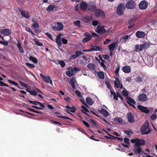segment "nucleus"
Instances as JSON below:
<instances>
[{"label":"nucleus","instance_id":"nucleus-1","mask_svg":"<svg viewBox=\"0 0 157 157\" xmlns=\"http://www.w3.org/2000/svg\"><path fill=\"white\" fill-rule=\"evenodd\" d=\"M149 126L148 121H145L140 128V133L142 135L147 134L150 133L151 130L148 128V131H146Z\"/></svg>","mask_w":157,"mask_h":157},{"label":"nucleus","instance_id":"nucleus-2","mask_svg":"<svg viewBox=\"0 0 157 157\" xmlns=\"http://www.w3.org/2000/svg\"><path fill=\"white\" fill-rule=\"evenodd\" d=\"M131 142L132 143H135V146L144 145L145 144V141L143 139H140L138 138L132 139Z\"/></svg>","mask_w":157,"mask_h":157},{"label":"nucleus","instance_id":"nucleus-3","mask_svg":"<svg viewBox=\"0 0 157 157\" xmlns=\"http://www.w3.org/2000/svg\"><path fill=\"white\" fill-rule=\"evenodd\" d=\"M94 14L96 17H101L103 19L105 18V14L103 11L100 9H96L94 11Z\"/></svg>","mask_w":157,"mask_h":157},{"label":"nucleus","instance_id":"nucleus-4","mask_svg":"<svg viewBox=\"0 0 157 157\" xmlns=\"http://www.w3.org/2000/svg\"><path fill=\"white\" fill-rule=\"evenodd\" d=\"M81 108L82 109L81 111V112L84 114L92 118V117L89 115L88 113H87L86 112H90L94 114L96 116H97L98 117H99L95 112H94L92 110H90V111H89V110L84 105H82L81 106Z\"/></svg>","mask_w":157,"mask_h":157},{"label":"nucleus","instance_id":"nucleus-5","mask_svg":"<svg viewBox=\"0 0 157 157\" xmlns=\"http://www.w3.org/2000/svg\"><path fill=\"white\" fill-rule=\"evenodd\" d=\"M18 10L21 12V14L22 17L26 18H29V13L23 10L22 8H19Z\"/></svg>","mask_w":157,"mask_h":157},{"label":"nucleus","instance_id":"nucleus-6","mask_svg":"<svg viewBox=\"0 0 157 157\" xmlns=\"http://www.w3.org/2000/svg\"><path fill=\"white\" fill-rule=\"evenodd\" d=\"M125 10V7L123 4H119L117 7V13L119 15L123 14Z\"/></svg>","mask_w":157,"mask_h":157},{"label":"nucleus","instance_id":"nucleus-7","mask_svg":"<svg viewBox=\"0 0 157 157\" xmlns=\"http://www.w3.org/2000/svg\"><path fill=\"white\" fill-rule=\"evenodd\" d=\"M136 3L134 1L130 0L126 4V7L128 9H132L135 7Z\"/></svg>","mask_w":157,"mask_h":157},{"label":"nucleus","instance_id":"nucleus-8","mask_svg":"<svg viewBox=\"0 0 157 157\" xmlns=\"http://www.w3.org/2000/svg\"><path fill=\"white\" fill-rule=\"evenodd\" d=\"M138 99L139 101L144 102L147 101V98L146 94L142 93L139 95L138 97Z\"/></svg>","mask_w":157,"mask_h":157},{"label":"nucleus","instance_id":"nucleus-9","mask_svg":"<svg viewBox=\"0 0 157 157\" xmlns=\"http://www.w3.org/2000/svg\"><path fill=\"white\" fill-rule=\"evenodd\" d=\"M148 3L145 0H143L140 2L139 4V8L141 10H145L147 7Z\"/></svg>","mask_w":157,"mask_h":157},{"label":"nucleus","instance_id":"nucleus-10","mask_svg":"<svg viewBox=\"0 0 157 157\" xmlns=\"http://www.w3.org/2000/svg\"><path fill=\"white\" fill-rule=\"evenodd\" d=\"M92 19V16L87 15L82 17V20L85 23H88L91 21Z\"/></svg>","mask_w":157,"mask_h":157},{"label":"nucleus","instance_id":"nucleus-11","mask_svg":"<svg viewBox=\"0 0 157 157\" xmlns=\"http://www.w3.org/2000/svg\"><path fill=\"white\" fill-rule=\"evenodd\" d=\"M137 107L142 112L148 113L150 112V110L147 109V107L140 105H138Z\"/></svg>","mask_w":157,"mask_h":157},{"label":"nucleus","instance_id":"nucleus-12","mask_svg":"<svg viewBox=\"0 0 157 157\" xmlns=\"http://www.w3.org/2000/svg\"><path fill=\"white\" fill-rule=\"evenodd\" d=\"M0 32L1 34L6 36H9L11 34V31L10 29L6 28L1 29Z\"/></svg>","mask_w":157,"mask_h":157},{"label":"nucleus","instance_id":"nucleus-13","mask_svg":"<svg viewBox=\"0 0 157 157\" xmlns=\"http://www.w3.org/2000/svg\"><path fill=\"white\" fill-rule=\"evenodd\" d=\"M104 26H98L96 32L98 34H102L106 33V30Z\"/></svg>","mask_w":157,"mask_h":157},{"label":"nucleus","instance_id":"nucleus-14","mask_svg":"<svg viewBox=\"0 0 157 157\" xmlns=\"http://www.w3.org/2000/svg\"><path fill=\"white\" fill-rule=\"evenodd\" d=\"M128 121L130 123H133L135 122L134 116L131 112L128 113L127 114Z\"/></svg>","mask_w":157,"mask_h":157},{"label":"nucleus","instance_id":"nucleus-15","mask_svg":"<svg viewBox=\"0 0 157 157\" xmlns=\"http://www.w3.org/2000/svg\"><path fill=\"white\" fill-rule=\"evenodd\" d=\"M126 99H127L126 101L127 103L129 105H131L133 107L135 108L133 105H135L136 102L133 99L130 97H126Z\"/></svg>","mask_w":157,"mask_h":157},{"label":"nucleus","instance_id":"nucleus-16","mask_svg":"<svg viewBox=\"0 0 157 157\" xmlns=\"http://www.w3.org/2000/svg\"><path fill=\"white\" fill-rule=\"evenodd\" d=\"M88 5L85 2H81L80 4V9L82 11H85Z\"/></svg>","mask_w":157,"mask_h":157},{"label":"nucleus","instance_id":"nucleus-17","mask_svg":"<svg viewBox=\"0 0 157 157\" xmlns=\"http://www.w3.org/2000/svg\"><path fill=\"white\" fill-rule=\"evenodd\" d=\"M114 83L116 88H118L120 87L121 89L123 88V86L122 84L120 83L118 78H116V80L114 81Z\"/></svg>","mask_w":157,"mask_h":157},{"label":"nucleus","instance_id":"nucleus-18","mask_svg":"<svg viewBox=\"0 0 157 157\" xmlns=\"http://www.w3.org/2000/svg\"><path fill=\"white\" fill-rule=\"evenodd\" d=\"M136 36L139 38H143L145 37V33L143 31H137L136 33Z\"/></svg>","mask_w":157,"mask_h":157},{"label":"nucleus","instance_id":"nucleus-19","mask_svg":"<svg viewBox=\"0 0 157 157\" xmlns=\"http://www.w3.org/2000/svg\"><path fill=\"white\" fill-rule=\"evenodd\" d=\"M134 48V51L135 52L141 51L143 49L142 44H136Z\"/></svg>","mask_w":157,"mask_h":157},{"label":"nucleus","instance_id":"nucleus-20","mask_svg":"<svg viewBox=\"0 0 157 157\" xmlns=\"http://www.w3.org/2000/svg\"><path fill=\"white\" fill-rule=\"evenodd\" d=\"M122 70L125 73H129L131 71V68L129 66H125L123 67Z\"/></svg>","mask_w":157,"mask_h":157},{"label":"nucleus","instance_id":"nucleus-21","mask_svg":"<svg viewBox=\"0 0 157 157\" xmlns=\"http://www.w3.org/2000/svg\"><path fill=\"white\" fill-rule=\"evenodd\" d=\"M66 74L67 75L70 77L75 75L73 72V69L72 68H70L68 71H66Z\"/></svg>","mask_w":157,"mask_h":157},{"label":"nucleus","instance_id":"nucleus-22","mask_svg":"<svg viewBox=\"0 0 157 157\" xmlns=\"http://www.w3.org/2000/svg\"><path fill=\"white\" fill-rule=\"evenodd\" d=\"M91 50L92 51H102V49L101 47L97 46L92 45H91Z\"/></svg>","mask_w":157,"mask_h":157},{"label":"nucleus","instance_id":"nucleus-23","mask_svg":"<svg viewBox=\"0 0 157 157\" xmlns=\"http://www.w3.org/2000/svg\"><path fill=\"white\" fill-rule=\"evenodd\" d=\"M134 151L136 154L138 153L140 155L142 151L141 147L140 146H135L134 148Z\"/></svg>","mask_w":157,"mask_h":157},{"label":"nucleus","instance_id":"nucleus-24","mask_svg":"<svg viewBox=\"0 0 157 157\" xmlns=\"http://www.w3.org/2000/svg\"><path fill=\"white\" fill-rule=\"evenodd\" d=\"M37 103L39 104L40 105V106L41 107H37L36 106H34V105H31V107L35 108V109H44L43 108H44V107H45V105L44 104H43L41 103L40 102H39V101L37 102Z\"/></svg>","mask_w":157,"mask_h":157},{"label":"nucleus","instance_id":"nucleus-25","mask_svg":"<svg viewBox=\"0 0 157 157\" xmlns=\"http://www.w3.org/2000/svg\"><path fill=\"white\" fill-rule=\"evenodd\" d=\"M116 43L110 44L108 47L109 49L111 51H114L116 47Z\"/></svg>","mask_w":157,"mask_h":157},{"label":"nucleus","instance_id":"nucleus-26","mask_svg":"<svg viewBox=\"0 0 157 157\" xmlns=\"http://www.w3.org/2000/svg\"><path fill=\"white\" fill-rule=\"evenodd\" d=\"M86 101L89 105H92L94 103V101L92 100V98L89 97H88L86 98Z\"/></svg>","mask_w":157,"mask_h":157},{"label":"nucleus","instance_id":"nucleus-27","mask_svg":"<svg viewBox=\"0 0 157 157\" xmlns=\"http://www.w3.org/2000/svg\"><path fill=\"white\" fill-rule=\"evenodd\" d=\"M100 113L104 116L107 117L109 114V112L106 110L104 109H102L100 111Z\"/></svg>","mask_w":157,"mask_h":157},{"label":"nucleus","instance_id":"nucleus-28","mask_svg":"<svg viewBox=\"0 0 157 157\" xmlns=\"http://www.w3.org/2000/svg\"><path fill=\"white\" fill-rule=\"evenodd\" d=\"M44 80L45 82H46L47 83H50L51 84H52V81L51 79V78L50 76H46L44 77Z\"/></svg>","mask_w":157,"mask_h":157},{"label":"nucleus","instance_id":"nucleus-29","mask_svg":"<svg viewBox=\"0 0 157 157\" xmlns=\"http://www.w3.org/2000/svg\"><path fill=\"white\" fill-rule=\"evenodd\" d=\"M98 76L100 79H102L105 78L104 73L102 71H99L98 72Z\"/></svg>","mask_w":157,"mask_h":157},{"label":"nucleus","instance_id":"nucleus-30","mask_svg":"<svg viewBox=\"0 0 157 157\" xmlns=\"http://www.w3.org/2000/svg\"><path fill=\"white\" fill-rule=\"evenodd\" d=\"M143 78V76L142 75H138L136 76V77L135 79V81L136 82H138L139 83L140 82L142 81Z\"/></svg>","mask_w":157,"mask_h":157},{"label":"nucleus","instance_id":"nucleus-31","mask_svg":"<svg viewBox=\"0 0 157 157\" xmlns=\"http://www.w3.org/2000/svg\"><path fill=\"white\" fill-rule=\"evenodd\" d=\"M114 121L120 124H121L123 123V119L121 117L115 118H114Z\"/></svg>","mask_w":157,"mask_h":157},{"label":"nucleus","instance_id":"nucleus-32","mask_svg":"<svg viewBox=\"0 0 157 157\" xmlns=\"http://www.w3.org/2000/svg\"><path fill=\"white\" fill-rule=\"evenodd\" d=\"M8 81L10 84H12L15 86L16 87H17L18 88L20 89H22L20 87L19 85L15 81H12L11 80H8Z\"/></svg>","mask_w":157,"mask_h":157},{"label":"nucleus","instance_id":"nucleus-33","mask_svg":"<svg viewBox=\"0 0 157 157\" xmlns=\"http://www.w3.org/2000/svg\"><path fill=\"white\" fill-rule=\"evenodd\" d=\"M66 107L69 109H71L70 110V111L72 113H74L76 110L75 107L74 105H72L71 107L67 105L66 106Z\"/></svg>","mask_w":157,"mask_h":157},{"label":"nucleus","instance_id":"nucleus-34","mask_svg":"<svg viewBox=\"0 0 157 157\" xmlns=\"http://www.w3.org/2000/svg\"><path fill=\"white\" fill-rule=\"evenodd\" d=\"M87 67L89 69L92 70L94 69L95 68V65L93 63H89L87 65Z\"/></svg>","mask_w":157,"mask_h":157},{"label":"nucleus","instance_id":"nucleus-35","mask_svg":"<svg viewBox=\"0 0 157 157\" xmlns=\"http://www.w3.org/2000/svg\"><path fill=\"white\" fill-rule=\"evenodd\" d=\"M75 80L74 78H71L70 81V84L71 85L72 88L73 89H75Z\"/></svg>","mask_w":157,"mask_h":157},{"label":"nucleus","instance_id":"nucleus-36","mask_svg":"<svg viewBox=\"0 0 157 157\" xmlns=\"http://www.w3.org/2000/svg\"><path fill=\"white\" fill-rule=\"evenodd\" d=\"M151 44L149 42H146L142 44L143 48H147L150 46Z\"/></svg>","mask_w":157,"mask_h":157},{"label":"nucleus","instance_id":"nucleus-37","mask_svg":"<svg viewBox=\"0 0 157 157\" xmlns=\"http://www.w3.org/2000/svg\"><path fill=\"white\" fill-rule=\"evenodd\" d=\"M28 92H29L30 94L34 96H36L37 95V93H36V91H35V89H34L33 90H26Z\"/></svg>","mask_w":157,"mask_h":157},{"label":"nucleus","instance_id":"nucleus-38","mask_svg":"<svg viewBox=\"0 0 157 157\" xmlns=\"http://www.w3.org/2000/svg\"><path fill=\"white\" fill-rule=\"evenodd\" d=\"M96 59L97 61L100 64V65L103 67L104 70H105L106 69V66L104 63V62L102 61V62H100L97 58H96Z\"/></svg>","mask_w":157,"mask_h":157},{"label":"nucleus","instance_id":"nucleus-39","mask_svg":"<svg viewBox=\"0 0 157 157\" xmlns=\"http://www.w3.org/2000/svg\"><path fill=\"white\" fill-rule=\"evenodd\" d=\"M57 24L58 25V27L60 31L62 30L64 28V26L63 24L61 22H57Z\"/></svg>","mask_w":157,"mask_h":157},{"label":"nucleus","instance_id":"nucleus-40","mask_svg":"<svg viewBox=\"0 0 157 157\" xmlns=\"http://www.w3.org/2000/svg\"><path fill=\"white\" fill-rule=\"evenodd\" d=\"M55 7V5H50L47 8V10L48 11H52Z\"/></svg>","mask_w":157,"mask_h":157},{"label":"nucleus","instance_id":"nucleus-41","mask_svg":"<svg viewBox=\"0 0 157 157\" xmlns=\"http://www.w3.org/2000/svg\"><path fill=\"white\" fill-rule=\"evenodd\" d=\"M92 38V37H88L84 38L82 40V42L83 43L86 42L90 41Z\"/></svg>","mask_w":157,"mask_h":157},{"label":"nucleus","instance_id":"nucleus-42","mask_svg":"<svg viewBox=\"0 0 157 157\" xmlns=\"http://www.w3.org/2000/svg\"><path fill=\"white\" fill-rule=\"evenodd\" d=\"M17 46L19 49L20 52L21 53H24V50L23 48L21 46V44L20 43H18L17 44Z\"/></svg>","mask_w":157,"mask_h":157},{"label":"nucleus","instance_id":"nucleus-43","mask_svg":"<svg viewBox=\"0 0 157 157\" xmlns=\"http://www.w3.org/2000/svg\"><path fill=\"white\" fill-rule=\"evenodd\" d=\"M110 93L111 94H113V98L115 99L116 100H118V95H117V94L116 95L115 93L113 91H111Z\"/></svg>","mask_w":157,"mask_h":157},{"label":"nucleus","instance_id":"nucleus-44","mask_svg":"<svg viewBox=\"0 0 157 157\" xmlns=\"http://www.w3.org/2000/svg\"><path fill=\"white\" fill-rule=\"evenodd\" d=\"M29 59L35 63H37V59L35 57L33 56H30L29 57Z\"/></svg>","mask_w":157,"mask_h":157},{"label":"nucleus","instance_id":"nucleus-45","mask_svg":"<svg viewBox=\"0 0 157 157\" xmlns=\"http://www.w3.org/2000/svg\"><path fill=\"white\" fill-rule=\"evenodd\" d=\"M34 41L35 44L37 46H42L43 45V44L39 42L37 39L35 40Z\"/></svg>","mask_w":157,"mask_h":157},{"label":"nucleus","instance_id":"nucleus-46","mask_svg":"<svg viewBox=\"0 0 157 157\" xmlns=\"http://www.w3.org/2000/svg\"><path fill=\"white\" fill-rule=\"evenodd\" d=\"M44 34L46 36H47L49 38L50 40H52V41H54L53 39V37L50 33L47 32L45 33Z\"/></svg>","mask_w":157,"mask_h":157},{"label":"nucleus","instance_id":"nucleus-47","mask_svg":"<svg viewBox=\"0 0 157 157\" xmlns=\"http://www.w3.org/2000/svg\"><path fill=\"white\" fill-rule=\"evenodd\" d=\"M122 94L123 95L125 96V97H128V92L126 90H123L122 91Z\"/></svg>","mask_w":157,"mask_h":157},{"label":"nucleus","instance_id":"nucleus-48","mask_svg":"<svg viewBox=\"0 0 157 157\" xmlns=\"http://www.w3.org/2000/svg\"><path fill=\"white\" fill-rule=\"evenodd\" d=\"M80 21L79 20H77V21H75L74 22V24L75 25H76L78 27L80 26Z\"/></svg>","mask_w":157,"mask_h":157},{"label":"nucleus","instance_id":"nucleus-49","mask_svg":"<svg viewBox=\"0 0 157 157\" xmlns=\"http://www.w3.org/2000/svg\"><path fill=\"white\" fill-rule=\"evenodd\" d=\"M57 117H59V118H64V119H67L70 120H71V121H73V120L71 119L68 117H67L58 115L57 116Z\"/></svg>","mask_w":157,"mask_h":157},{"label":"nucleus","instance_id":"nucleus-50","mask_svg":"<svg viewBox=\"0 0 157 157\" xmlns=\"http://www.w3.org/2000/svg\"><path fill=\"white\" fill-rule=\"evenodd\" d=\"M58 62H59V64L62 67H63L65 65V63L64 61L63 60H58Z\"/></svg>","mask_w":157,"mask_h":157},{"label":"nucleus","instance_id":"nucleus-51","mask_svg":"<svg viewBox=\"0 0 157 157\" xmlns=\"http://www.w3.org/2000/svg\"><path fill=\"white\" fill-rule=\"evenodd\" d=\"M82 54H83V53L81 51H77L75 52V54L76 55L77 57Z\"/></svg>","mask_w":157,"mask_h":157},{"label":"nucleus","instance_id":"nucleus-52","mask_svg":"<svg viewBox=\"0 0 157 157\" xmlns=\"http://www.w3.org/2000/svg\"><path fill=\"white\" fill-rule=\"evenodd\" d=\"M32 26L35 29H36V28H39V26L38 24L36 22H34Z\"/></svg>","mask_w":157,"mask_h":157},{"label":"nucleus","instance_id":"nucleus-53","mask_svg":"<svg viewBox=\"0 0 157 157\" xmlns=\"http://www.w3.org/2000/svg\"><path fill=\"white\" fill-rule=\"evenodd\" d=\"M124 143L127 144H130L129 140L128 138L125 137L124 138Z\"/></svg>","mask_w":157,"mask_h":157},{"label":"nucleus","instance_id":"nucleus-54","mask_svg":"<svg viewBox=\"0 0 157 157\" xmlns=\"http://www.w3.org/2000/svg\"><path fill=\"white\" fill-rule=\"evenodd\" d=\"M124 132L126 134L128 135H129L130 134H133V132L131 130H124Z\"/></svg>","mask_w":157,"mask_h":157},{"label":"nucleus","instance_id":"nucleus-55","mask_svg":"<svg viewBox=\"0 0 157 157\" xmlns=\"http://www.w3.org/2000/svg\"><path fill=\"white\" fill-rule=\"evenodd\" d=\"M99 21L96 20H94L92 21V24L94 26H97L98 24Z\"/></svg>","mask_w":157,"mask_h":157},{"label":"nucleus","instance_id":"nucleus-56","mask_svg":"<svg viewBox=\"0 0 157 157\" xmlns=\"http://www.w3.org/2000/svg\"><path fill=\"white\" fill-rule=\"evenodd\" d=\"M26 65L30 67L34 68L35 67V66L33 64H31L29 63H26Z\"/></svg>","mask_w":157,"mask_h":157},{"label":"nucleus","instance_id":"nucleus-57","mask_svg":"<svg viewBox=\"0 0 157 157\" xmlns=\"http://www.w3.org/2000/svg\"><path fill=\"white\" fill-rule=\"evenodd\" d=\"M81 121H82L83 124L87 127L89 128L90 127V126L89 124L86 122L82 120H81Z\"/></svg>","mask_w":157,"mask_h":157},{"label":"nucleus","instance_id":"nucleus-58","mask_svg":"<svg viewBox=\"0 0 157 157\" xmlns=\"http://www.w3.org/2000/svg\"><path fill=\"white\" fill-rule=\"evenodd\" d=\"M56 43H57L58 46L59 47H60L61 46L62 43H61L60 40H56Z\"/></svg>","mask_w":157,"mask_h":157},{"label":"nucleus","instance_id":"nucleus-59","mask_svg":"<svg viewBox=\"0 0 157 157\" xmlns=\"http://www.w3.org/2000/svg\"><path fill=\"white\" fill-rule=\"evenodd\" d=\"M0 86H6L7 87H9V86L6 84L0 81Z\"/></svg>","mask_w":157,"mask_h":157},{"label":"nucleus","instance_id":"nucleus-60","mask_svg":"<svg viewBox=\"0 0 157 157\" xmlns=\"http://www.w3.org/2000/svg\"><path fill=\"white\" fill-rule=\"evenodd\" d=\"M120 70V67L119 66H118L117 69L115 71V73L116 74V75H119V72Z\"/></svg>","mask_w":157,"mask_h":157},{"label":"nucleus","instance_id":"nucleus-61","mask_svg":"<svg viewBox=\"0 0 157 157\" xmlns=\"http://www.w3.org/2000/svg\"><path fill=\"white\" fill-rule=\"evenodd\" d=\"M73 69V71H74L75 73H77L80 71V70L79 68L76 67H74Z\"/></svg>","mask_w":157,"mask_h":157},{"label":"nucleus","instance_id":"nucleus-62","mask_svg":"<svg viewBox=\"0 0 157 157\" xmlns=\"http://www.w3.org/2000/svg\"><path fill=\"white\" fill-rule=\"evenodd\" d=\"M156 117L157 116L156 115L153 114L151 115V120H154L156 119Z\"/></svg>","mask_w":157,"mask_h":157},{"label":"nucleus","instance_id":"nucleus-63","mask_svg":"<svg viewBox=\"0 0 157 157\" xmlns=\"http://www.w3.org/2000/svg\"><path fill=\"white\" fill-rule=\"evenodd\" d=\"M61 40H62V43L63 44H66L67 43V40L66 39L63 38L61 39Z\"/></svg>","mask_w":157,"mask_h":157},{"label":"nucleus","instance_id":"nucleus-64","mask_svg":"<svg viewBox=\"0 0 157 157\" xmlns=\"http://www.w3.org/2000/svg\"><path fill=\"white\" fill-rule=\"evenodd\" d=\"M52 29L54 31H59L60 30L59 29L58 27H57L56 26H54L52 27Z\"/></svg>","mask_w":157,"mask_h":157}]
</instances>
